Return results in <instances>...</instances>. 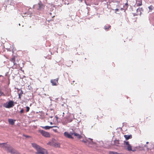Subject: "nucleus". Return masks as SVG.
I'll return each mask as SVG.
<instances>
[{
    "label": "nucleus",
    "instance_id": "9",
    "mask_svg": "<svg viewBox=\"0 0 154 154\" xmlns=\"http://www.w3.org/2000/svg\"><path fill=\"white\" fill-rule=\"evenodd\" d=\"M41 127L43 129H44L45 130H48L50 128H52L53 127H57V126H41Z\"/></svg>",
    "mask_w": 154,
    "mask_h": 154
},
{
    "label": "nucleus",
    "instance_id": "31",
    "mask_svg": "<svg viewBox=\"0 0 154 154\" xmlns=\"http://www.w3.org/2000/svg\"><path fill=\"white\" fill-rule=\"evenodd\" d=\"M149 143V142H146V143L148 144Z\"/></svg>",
    "mask_w": 154,
    "mask_h": 154
},
{
    "label": "nucleus",
    "instance_id": "2",
    "mask_svg": "<svg viewBox=\"0 0 154 154\" xmlns=\"http://www.w3.org/2000/svg\"><path fill=\"white\" fill-rule=\"evenodd\" d=\"M0 147L3 148L8 152L10 153L11 154H20L19 152L7 143H0Z\"/></svg>",
    "mask_w": 154,
    "mask_h": 154
},
{
    "label": "nucleus",
    "instance_id": "32",
    "mask_svg": "<svg viewBox=\"0 0 154 154\" xmlns=\"http://www.w3.org/2000/svg\"><path fill=\"white\" fill-rule=\"evenodd\" d=\"M56 118L57 119L58 117H57L56 116Z\"/></svg>",
    "mask_w": 154,
    "mask_h": 154
},
{
    "label": "nucleus",
    "instance_id": "14",
    "mask_svg": "<svg viewBox=\"0 0 154 154\" xmlns=\"http://www.w3.org/2000/svg\"><path fill=\"white\" fill-rule=\"evenodd\" d=\"M111 26L110 25H105L104 26V28L105 29L106 31L108 30L109 29L111 28Z\"/></svg>",
    "mask_w": 154,
    "mask_h": 154
},
{
    "label": "nucleus",
    "instance_id": "25",
    "mask_svg": "<svg viewBox=\"0 0 154 154\" xmlns=\"http://www.w3.org/2000/svg\"><path fill=\"white\" fill-rule=\"evenodd\" d=\"M60 146V145L59 143L57 144V146Z\"/></svg>",
    "mask_w": 154,
    "mask_h": 154
},
{
    "label": "nucleus",
    "instance_id": "16",
    "mask_svg": "<svg viewBox=\"0 0 154 154\" xmlns=\"http://www.w3.org/2000/svg\"><path fill=\"white\" fill-rule=\"evenodd\" d=\"M0 96H5V95L3 93V92H2L0 90Z\"/></svg>",
    "mask_w": 154,
    "mask_h": 154
},
{
    "label": "nucleus",
    "instance_id": "17",
    "mask_svg": "<svg viewBox=\"0 0 154 154\" xmlns=\"http://www.w3.org/2000/svg\"><path fill=\"white\" fill-rule=\"evenodd\" d=\"M38 10H40L41 8L42 5H41L40 4H38Z\"/></svg>",
    "mask_w": 154,
    "mask_h": 154
},
{
    "label": "nucleus",
    "instance_id": "6",
    "mask_svg": "<svg viewBox=\"0 0 154 154\" xmlns=\"http://www.w3.org/2000/svg\"><path fill=\"white\" fill-rule=\"evenodd\" d=\"M14 106V102L10 100L8 103H6L4 105V106L6 108H10Z\"/></svg>",
    "mask_w": 154,
    "mask_h": 154
},
{
    "label": "nucleus",
    "instance_id": "4",
    "mask_svg": "<svg viewBox=\"0 0 154 154\" xmlns=\"http://www.w3.org/2000/svg\"><path fill=\"white\" fill-rule=\"evenodd\" d=\"M81 141L87 146H88L91 147H93L94 145H95V144L93 141V139L91 138L87 139L86 137L83 138L82 140H81Z\"/></svg>",
    "mask_w": 154,
    "mask_h": 154
},
{
    "label": "nucleus",
    "instance_id": "7",
    "mask_svg": "<svg viewBox=\"0 0 154 154\" xmlns=\"http://www.w3.org/2000/svg\"><path fill=\"white\" fill-rule=\"evenodd\" d=\"M125 144L127 146V149L129 151H134V150H132L131 148V146L129 144L128 141H124Z\"/></svg>",
    "mask_w": 154,
    "mask_h": 154
},
{
    "label": "nucleus",
    "instance_id": "22",
    "mask_svg": "<svg viewBox=\"0 0 154 154\" xmlns=\"http://www.w3.org/2000/svg\"><path fill=\"white\" fill-rule=\"evenodd\" d=\"M23 135L26 137L28 138V137H30V136H28V135H26L23 134Z\"/></svg>",
    "mask_w": 154,
    "mask_h": 154
},
{
    "label": "nucleus",
    "instance_id": "13",
    "mask_svg": "<svg viewBox=\"0 0 154 154\" xmlns=\"http://www.w3.org/2000/svg\"><path fill=\"white\" fill-rule=\"evenodd\" d=\"M124 137L125 138L126 140H128L129 139L131 138L132 137V135H124Z\"/></svg>",
    "mask_w": 154,
    "mask_h": 154
},
{
    "label": "nucleus",
    "instance_id": "3",
    "mask_svg": "<svg viewBox=\"0 0 154 154\" xmlns=\"http://www.w3.org/2000/svg\"><path fill=\"white\" fill-rule=\"evenodd\" d=\"M32 145L33 147L37 150V152L36 154H45L47 152V151L45 149L41 147L39 145L35 143H32Z\"/></svg>",
    "mask_w": 154,
    "mask_h": 154
},
{
    "label": "nucleus",
    "instance_id": "18",
    "mask_svg": "<svg viewBox=\"0 0 154 154\" xmlns=\"http://www.w3.org/2000/svg\"><path fill=\"white\" fill-rule=\"evenodd\" d=\"M19 91H20V92L19 94L22 96V94H23V91L22 90L20 89Z\"/></svg>",
    "mask_w": 154,
    "mask_h": 154
},
{
    "label": "nucleus",
    "instance_id": "24",
    "mask_svg": "<svg viewBox=\"0 0 154 154\" xmlns=\"http://www.w3.org/2000/svg\"><path fill=\"white\" fill-rule=\"evenodd\" d=\"M21 95L19 94V98L20 99L21 98Z\"/></svg>",
    "mask_w": 154,
    "mask_h": 154
},
{
    "label": "nucleus",
    "instance_id": "21",
    "mask_svg": "<svg viewBox=\"0 0 154 154\" xmlns=\"http://www.w3.org/2000/svg\"><path fill=\"white\" fill-rule=\"evenodd\" d=\"M112 154H120V153H119L117 152H112Z\"/></svg>",
    "mask_w": 154,
    "mask_h": 154
},
{
    "label": "nucleus",
    "instance_id": "12",
    "mask_svg": "<svg viewBox=\"0 0 154 154\" xmlns=\"http://www.w3.org/2000/svg\"><path fill=\"white\" fill-rule=\"evenodd\" d=\"M142 0H140L139 1H137L136 5L137 6H139L142 5Z\"/></svg>",
    "mask_w": 154,
    "mask_h": 154
},
{
    "label": "nucleus",
    "instance_id": "8",
    "mask_svg": "<svg viewBox=\"0 0 154 154\" xmlns=\"http://www.w3.org/2000/svg\"><path fill=\"white\" fill-rule=\"evenodd\" d=\"M58 78L55 79L51 80V83H52V85L53 86L56 85L57 83H58Z\"/></svg>",
    "mask_w": 154,
    "mask_h": 154
},
{
    "label": "nucleus",
    "instance_id": "5",
    "mask_svg": "<svg viewBox=\"0 0 154 154\" xmlns=\"http://www.w3.org/2000/svg\"><path fill=\"white\" fill-rule=\"evenodd\" d=\"M38 132H39L43 136L46 137H50L51 136L50 133L42 130H39Z\"/></svg>",
    "mask_w": 154,
    "mask_h": 154
},
{
    "label": "nucleus",
    "instance_id": "29",
    "mask_svg": "<svg viewBox=\"0 0 154 154\" xmlns=\"http://www.w3.org/2000/svg\"><path fill=\"white\" fill-rule=\"evenodd\" d=\"M116 142H117L118 143H118V144H119V141H118V140H116Z\"/></svg>",
    "mask_w": 154,
    "mask_h": 154
},
{
    "label": "nucleus",
    "instance_id": "33",
    "mask_svg": "<svg viewBox=\"0 0 154 154\" xmlns=\"http://www.w3.org/2000/svg\"><path fill=\"white\" fill-rule=\"evenodd\" d=\"M50 14H51V13H50Z\"/></svg>",
    "mask_w": 154,
    "mask_h": 154
},
{
    "label": "nucleus",
    "instance_id": "30",
    "mask_svg": "<svg viewBox=\"0 0 154 154\" xmlns=\"http://www.w3.org/2000/svg\"><path fill=\"white\" fill-rule=\"evenodd\" d=\"M50 124L51 125H52L53 124L52 122H50Z\"/></svg>",
    "mask_w": 154,
    "mask_h": 154
},
{
    "label": "nucleus",
    "instance_id": "1",
    "mask_svg": "<svg viewBox=\"0 0 154 154\" xmlns=\"http://www.w3.org/2000/svg\"><path fill=\"white\" fill-rule=\"evenodd\" d=\"M83 132L79 128L76 129L73 132L69 133L68 132L66 131L64 133V136L66 137L73 139L74 137L72 135L75 136L78 139H80L82 138V135L83 134Z\"/></svg>",
    "mask_w": 154,
    "mask_h": 154
},
{
    "label": "nucleus",
    "instance_id": "19",
    "mask_svg": "<svg viewBox=\"0 0 154 154\" xmlns=\"http://www.w3.org/2000/svg\"><path fill=\"white\" fill-rule=\"evenodd\" d=\"M26 112H28L29 111V109H30V108L28 106H26Z\"/></svg>",
    "mask_w": 154,
    "mask_h": 154
},
{
    "label": "nucleus",
    "instance_id": "10",
    "mask_svg": "<svg viewBox=\"0 0 154 154\" xmlns=\"http://www.w3.org/2000/svg\"><path fill=\"white\" fill-rule=\"evenodd\" d=\"M15 121V120H14L12 119H8V122L9 124L11 125H14Z\"/></svg>",
    "mask_w": 154,
    "mask_h": 154
},
{
    "label": "nucleus",
    "instance_id": "34",
    "mask_svg": "<svg viewBox=\"0 0 154 154\" xmlns=\"http://www.w3.org/2000/svg\"><path fill=\"white\" fill-rule=\"evenodd\" d=\"M2 76V75H0V76Z\"/></svg>",
    "mask_w": 154,
    "mask_h": 154
},
{
    "label": "nucleus",
    "instance_id": "27",
    "mask_svg": "<svg viewBox=\"0 0 154 154\" xmlns=\"http://www.w3.org/2000/svg\"><path fill=\"white\" fill-rule=\"evenodd\" d=\"M53 130H54V131H55V132H57V130H56V129H55V130L53 129Z\"/></svg>",
    "mask_w": 154,
    "mask_h": 154
},
{
    "label": "nucleus",
    "instance_id": "26",
    "mask_svg": "<svg viewBox=\"0 0 154 154\" xmlns=\"http://www.w3.org/2000/svg\"><path fill=\"white\" fill-rule=\"evenodd\" d=\"M115 10L116 11H119V9H116Z\"/></svg>",
    "mask_w": 154,
    "mask_h": 154
},
{
    "label": "nucleus",
    "instance_id": "11",
    "mask_svg": "<svg viewBox=\"0 0 154 154\" xmlns=\"http://www.w3.org/2000/svg\"><path fill=\"white\" fill-rule=\"evenodd\" d=\"M10 61L11 62H13L14 63V65H17V64L15 62V57H13L12 58H11L10 59Z\"/></svg>",
    "mask_w": 154,
    "mask_h": 154
},
{
    "label": "nucleus",
    "instance_id": "36",
    "mask_svg": "<svg viewBox=\"0 0 154 154\" xmlns=\"http://www.w3.org/2000/svg\"><path fill=\"white\" fill-rule=\"evenodd\" d=\"M81 1H82V0H81Z\"/></svg>",
    "mask_w": 154,
    "mask_h": 154
},
{
    "label": "nucleus",
    "instance_id": "20",
    "mask_svg": "<svg viewBox=\"0 0 154 154\" xmlns=\"http://www.w3.org/2000/svg\"><path fill=\"white\" fill-rule=\"evenodd\" d=\"M24 112V110H23V109L22 108L21 110H20V112L21 113H22L23 112Z\"/></svg>",
    "mask_w": 154,
    "mask_h": 154
},
{
    "label": "nucleus",
    "instance_id": "35",
    "mask_svg": "<svg viewBox=\"0 0 154 154\" xmlns=\"http://www.w3.org/2000/svg\"><path fill=\"white\" fill-rule=\"evenodd\" d=\"M105 1H106V0H104Z\"/></svg>",
    "mask_w": 154,
    "mask_h": 154
},
{
    "label": "nucleus",
    "instance_id": "15",
    "mask_svg": "<svg viewBox=\"0 0 154 154\" xmlns=\"http://www.w3.org/2000/svg\"><path fill=\"white\" fill-rule=\"evenodd\" d=\"M149 11H151L153 9H154V7L152 5H151L148 7Z\"/></svg>",
    "mask_w": 154,
    "mask_h": 154
},
{
    "label": "nucleus",
    "instance_id": "28",
    "mask_svg": "<svg viewBox=\"0 0 154 154\" xmlns=\"http://www.w3.org/2000/svg\"><path fill=\"white\" fill-rule=\"evenodd\" d=\"M63 115H62V116L63 117L64 116V112H63Z\"/></svg>",
    "mask_w": 154,
    "mask_h": 154
},
{
    "label": "nucleus",
    "instance_id": "23",
    "mask_svg": "<svg viewBox=\"0 0 154 154\" xmlns=\"http://www.w3.org/2000/svg\"><path fill=\"white\" fill-rule=\"evenodd\" d=\"M76 94H78L79 93V91L78 90H77L76 91Z\"/></svg>",
    "mask_w": 154,
    "mask_h": 154
}]
</instances>
